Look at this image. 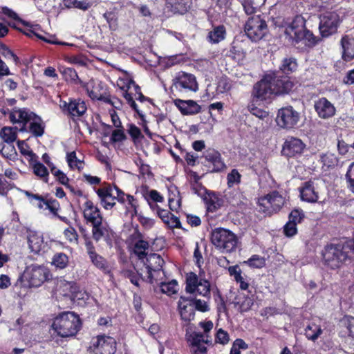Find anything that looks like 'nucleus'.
I'll list each match as a JSON object with an SVG mask.
<instances>
[{
  "instance_id": "1",
  "label": "nucleus",
  "mask_w": 354,
  "mask_h": 354,
  "mask_svg": "<svg viewBox=\"0 0 354 354\" xmlns=\"http://www.w3.org/2000/svg\"><path fill=\"white\" fill-rule=\"evenodd\" d=\"M274 80L272 75L267 74L254 86L252 93L253 102L265 100L270 98L272 95L288 93L292 89L293 83L288 78L280 82L282 84L281 86H279V82H274L275 84L272 86V84Z\"/></svg>"
},
{
  "instance_id": "2",
  "label": "nucleus",
  "mask_w": 354,
  "mask_h": 354,
  "mask_svg": "<svg viewBox=\"0 0 354 354\" xmlns=\"http://www.w3.org/2000/svg\"><path fill=\"white\" fill-rule=\"evenodd\" d=\"M326 266L331 269L339 268L346 260L354 257V241H345L326 246L322 253Z\"/></svg>"
},
{
  "instance_id": "3",
  "label": "nucleus",
  "mask_w": 354,
  "mask_h": 354,
  "mask_svg": "<svg viewBox=\"0 0 354 354\" xmlns=\"http://www.w3.org/2000/svg\"><path fill=\"white\" fill-rule=\"evenodd\" d=\"M284 34L286 38L292 45H297L301 42L306 46H311L316 43L313 33L306 29L305 19L301 16H296L285 27Z\"/></svg>"
},
{
  "instance_id": "4",
  "label": "nucleus",
  "mask_w": 354,
  "mask_h": 354,
  "mask_svg": "<svg viewBox=\"0 0 354 354\" xmlns=\"http://www.w3.org/2000/svg\"><path fill=\"white\" fill-rule=\"evenodd\" d=\"M52 328L62 337L75 336L80 329V319L73 312H64L57 316L52 324Z\"/></svg>"
},
{
  "instance_id": "5",
  "label": "nucleus",
  "mask_w": 354,
  "mask_h": 354,
  "mask_svg": "<svg viewBox=\"0 0 354 354\" xmlns=\"http://www.w3.org/2000/svg\"><path fill=\"white\" fill-rule=\"evenodd\" d=\"M211 242L223 252L234 251L237 245V237L231 231L225 228H216L211 233Z\"/></svg>"
},
{
  "instance_id": "6",
  "label": "nucleus",
  "mask_w": 354,
  "mask_h": 354,
  "mask_svg": "<svg viewBox=\"0 0 354 354\" xmlns=\"http://www.w3.org/2000/svg\"><path fill=\"white\" fill-rule=\"evenodd\" d=\"M1 12L7 15L8 17L12 18L14 19L18 20L19 22L22 23L26 26H28V28L26 30H24V32L28 37H32V35L36 36L37 38L53 44H59V45H66V46H73L72 44L66 43V42H61L57 41V39L55 37V36L49 35L44 31H43L41 27L36 25H29L28 23L22 21L21 19L18 18L17 15L12 11V10L5 7L1 8Z\"/></svg>"
},
{
  "instance_id": "7",
  "label": "nucleus",
  "mask_w": 354,
  "mask_h": 354,
  "mask_svg": "<svg viewBox=\"0 0 354 354\" xmlns=\"http://www.w3.org/2000/svg\"><path fill=\"white\" fill-rule=\"evenodd\" d=\"M210 282L201 274L197 275L194 272L187 274L185 287L187 292L209 298L210 297Z\"/></svg>"
},
{
  "instance_id": "8",
  "label": "nucleus",
  "mask_w": 354,
  "mask_h": 354,
  "mask_svg": "<svg viewBox=\"0 0 354 354\" xmlns=\"http://www.w3.org/2000/svg\"><path fill=\"white\" fill-rule=\"evenodd\" d=\"M245 32L253 41L261 40L268 32L266 21L260 15L250 17L245 24Z\"/></svg>"
},
{
  "instance_id": "9",
  "label": "nucleus",
  "mask_w": 354,
  "mask_h": 354,
  "mask_svg": "<svg viewBox=\"0 0 354 354\" xmlns=\"http://www.w3.org/2000/svg\"><path fill=\"white\" fill-rule=\"evenodd\" d=\"M283 204V197L277 191L261 196L257 200L259 210L266 214H271L279 210Z\"/></svg>"
},
{
  "instance_id": "10",
  "label": "nucleus",
  "mask_w": 354,
  "mask_h": 354,
  "mask_svg": "<svg viewBox=\"0 0 354 354\" xmlns=\"http://www.w3.org/2000/svg\"><path fill=\"white\" fill-rule=\"evenodd\" d=\"M49 274V270L45 266L33 264L26 268L23 277L29 286L39 287L48 279Z\"/></svg>"
},
{
  "instance_id": "11",
  "label": "nucleus",
  "mask_w": 354,
  "mask_h": 354,
  "mask_svg": "<svg viewBox=\"0 0 354 354\" xmlns=\"http://www.w3.org/2000/svg\"><path fill=\"white\" fill-rule=\"evenodd\" d=\"M118 86L123 91L122 95L129 104V106L140 115L142 116V113L138 109L137 104L133 100V91L138 89V85L130 78L128 75H125L123 77H120L117 82Z\"/></svg>"
},
{
  "instance_id": "12",
  "label": "nucleus",
  "mask_w": 354,
  "mask_h": 354,
  "mask_svg": "<svg viewBox=\"0 0 354 354\" xmlns=\"http://www.w3.org/2000/svg\"><path fill=\"white\" fill-rule=\"evenodd\" d=\"M172 86L180 92L196 91L198 89L196 77L185 72L178 73L173 79Z\"/></svg>"
},
{
  "instance_id": "13",
  "label": "nucleus",
  "mask_w": 354,
  "mask_h": 354,
  "mask_svg": "<svg viewBox=\"0 0 354 354\" xmlns=\"http://www.w3.org/2000/svg\"><path fill=\"white\" fill-rule=\"evenodd\" d=\"M319 28L322 37L335 33L339 24V17L335 12H326L320 15Z\"/></svg>"
},
{
  "instance_id": "14",
  "label": "nucleus",
  "mask_w": 354,
  "mask_h": 354,
  "mask_svg": "<svg viewBox=\"0 0 354 354\" xmlns=\"http://www.w3.org/2000/svg\"><path fill=\"white\" fill-rule=\"evenodd\" d=\"M299 118V113L291 106H288L279 109L276 122L281 128L292 129L297 124Z\"/></svg>"
},
{
  "instance_id": "15",
  "label": "nucleus",
  "mask_w": 354,
  "mask_h": 354,
  "mask_svg": "<svg viewBox=\"0 0 354 354\" xmlns=\"http://www.w3.org/2000/svg\"><path fill=\"white\" fill-rule=\"evenodd\" d=\"M91 347L95 354H113L116 351V341L110 336L97 335L93 338Z\"/></svg>"
},
{
  "instance_id": "16",
  "label": "nucleus",
  "mask_w": 354,
  "mask_h": 354,
  "mask_svg": "<svg viewBox=\"0 0 354 354\" xmlns=\"http://www.w3.org/2000/svg\"><path fill=\"white\" fill-rule=\"evenodd\" d=\"M148 273V279L151 283L158 281V277H160L162 268L164 264V260L159 254L153 253L146 257V261H144Z\"/></svg>"
},
{
  "instance_id": "17",
  "label": "nucleus",
  "mask_w": 354,
  "mask_h": 354,
  "mask_svg": "<svg viewBox=\"0 0 354 354\" xmlns=\"http://www.w3.org/2000/svg\"><path fill=\"white\" fill-rule=\"evenodd\" d=\"M19 191L24 193L29 198L30 203L39 209H48L54 216H57V211L59 209V204L56 200L45 201L41 196L31 194L28 191H23L18 189Z\"/></svg>"
},
{
  "instance_id": "18",
  "label": "nucleus",
  "mask_w": 354,
  "mask_h": 354,
  "mask_svg": "<svg viewBox=\"0 0 354 354\" xmlns=\"http://www.w3.org/2000/svg\"><path fill=\"white\" fill-rule=\"evenodd\" d=\"M35 113L26 108L14 109L9 113L10 120L20 125L21 131H27V124L34 117Z\"/></svg>"
},
{
  "instance_id": "19",
  "label": "nucleus",
  "mask_w": 354,
  "mask_h": 354,
  "mask_svg": "<svg viewBox=\"0 0 354 354\" xmlns=\"http://www.w3.org/2000/svg\"><path fill=\"white\" fill-rule=\"evenodd\" d=\"M102 206L106 210L111 209L115 205V186L108 185L95 190Z\"/></svg>"
},
{
  "instance_id": "20",
  "label": "nucleus",
  "mask_w": 354,
  "mask_h": 354,
  "mask_svg": "<svg viewBox=\"0 0 354 354\" xmlns=\"http://www.w3.org/2000/svg\"><path fill=\"white\" fill-rule=\"evenodd\" d=\"M305 147V144L301 139L288 137L283 145L282 153L287 157H294L301 154Z\"/></svg>"
},
{
  "instance_id": "21",
  "label": "nucleus",
  "mask_w": 354,
  "mask_h": 354,
  "mask_svg": "<svg viewBox=\"0 0 354 354\" xmlns=\"http://www.w3.org/2000/svg\"><path fill=\"white\" fill-rule=\"evenodd\" d=\"M300 197L304 201L308 203H316L319 199V191L317 185L314 181L305 182L299 187Z\"/></svg>"
},
{
  "instance_id": "22",
  "label": "nucleus",
  "mask_w": 354,
  "mask_h": 354,
  "mask_svg": "<svg viewBox=\"0 0 354 354\" xmlns=\"http://www.w3.org/2000/svg\"><path fill=\"white\" fill-rule=\"evenodd\" d=\"M83 216L86 223L91 225L103 218L100 209L91 200H86L83 204Z\"/></svg>"
},
{
  "instance_id": "23",
  "label": "nucleus",
  "mask_w": 354,
  "mask_h": 354,
  "mask_svg": "<svg viewBox=\"0 0 354 354\" xmlns=\"http://www.w3.org/2000/svg\"><path fill=\"white\" fill-rule=\"evenodd\" d=\"M178 310L181 319L189 322L194 319L195 311L193 299L180 297L178 301Z\"/></svg>"
},
{
  "instance_id": "24",
  "label": "nucleus",
  "mask_w": 354,
  "mask_h": 354,
  "mask_svg": "<svg viewBox=\"0 0 354 354\" xmlns=\"http://www.w3.org/2000/svg\"><path fill=\"white\" fill-rule=\"evenodd\" d=\"M92 226L93 238L98 241L103 239L106 241L111 239L113 236V230L110 228L109 224L103 218Z\"/></svg>"
},
{
  "instance_id": "25",
  "label": "nucleus",
  "mask_w": 354,
  "mask_h": 354,
  "mask_svg": "<svg viewBox=\"0 0 354 354\" xmlns=\"http://www.w3.org/2000/svg\"><path fill=\"white\" fill-rule=\"evenodd\" d=\"M314 106L317 115L322 119L332 118L336 112L334 105L325 97H322L316 101Z\"/></svg>"
},
{
  "instance_id": "26",
  "label": "nucleus",
  "mask_w": 354,
  "mask_h": 354,
  "mask_svg": "<svg viewBox=\"0 0 354 354\" xmlns=\"http://www.w3.org/2000/svg\"><path fill=\"white\" fill-rule=\"evenodd\" d=\"M150 207L156 210L158 216L161 220L171 228H179L180 227V222L179 218L168 212L167 210L160 209L156 204L149 201Z\"/></svg>"
},
{
  "instance_id": "27",
  "label": "nucleus",
  "mask_w": 354,
  "mask_h": 354,
  "mask_svg": "<svg viewBox=\"0 0 354 354\" xmlns=\"http://www.w3.org/2000/svg\"><path fill=\"white\" fill-rule=\"evenodd\" d=\"M29 249L34 254H39L46 248L42 234L36 231L29 230L27 234Z\"/></svg>"
},
{
  "instance_id": "28",
  "label": "nucleus",
  "mask_w": 354,
  "mask_h": 354,
  "mask_svg": "<svg viewBox=\"0 0 354 354\" xmlns=\"http://www.w3.org/2000/svg\"><path fill=\"white\" fill-rule=\"evenodd\" d=\"M204 158L209 163V167H212V171L218 172L225 167L220 153L213 149L206 150L204 153Z\"/></svg>"
},
{
  "instance_id": "29",
  "label": "nucleus",
  "mask_w": 354,
  "mask_h": 354,
  "mask_svg": "<svg viewBox=\"0 0 354 354\" xmlns=\"http://www.w3.org/2000/svg\"><path fill=\"white\" fill-rule=\"evenodd\" d=\"M174 103L183 115H194L201 111V106L196 102L192 100H183L177 99L174 100Z\"/></svg>"
},
{
  "instance_id": "30",
  "label": "nucleus",
  "mask_w": 354,
  "mask_h": 354,
  "mask_svg": "<svg viewBox=\"0 0 354 354\" xmlns=\"http://www.w3.org/2000/svg\"><path fill=\"white\" fill-rule=\"evenodd\" d=\"M62 107L66 108L72 116L77 117L82 115L87 109L85 102L80 99L71 100L69 103L64 102Z\"/></svg>"
},
{
  "instance_id": "31",
  "label": "nucleus",
  "mask_w": 354,
  "mask_h": 354,
  "mask_svg": "<svg viewBox=\"0 0 354 354\" xmlns=\"http://www.w3.org/2000/svg\"><path fill=\"white\" fill-rule=\"evenodd\" d=\"M342 49V58L346 62L351 61L354 58V38L344 35L341 39Z\"/></svg>"
},
{
  "instance_id": "32",
  "label": "nucleus",
  "mask_w": 354,
  "mask_h": 354,
  "mask_svg": "<svg viewBox=\"0 0 354 354\" xmlns=\"http://www.w3.org/2000/svg\"><path fill=\"white\" fill-rule=\"evenodd\" d=\"M75 290H77V285L64 279H60L57 284L56 292L59 295L71 298Z\"/></svg>"
},
{
  "instance_id": "33",
  "label": "nucleus",
  "mask_w": 354,
  "mask_h": 354,
  "mask_svg": "<svg viewBox=\"0 0 354 354\" xmlns=\"http://www.w3.org/2000/svg\"><path fill=\"white\" fill-rule=\"evenodd\" d=\"M254 303V299L244 293H239L234 299V304L241 312H246L250 309Z\"/></svg>"
},
{
  "instance_id": "34",
  "label": "nucleus",
  "mask_w": 354,
  "mask_h": 354,
  "mask_svg": "<svg viewBox=\"0 0 354 354\" xmlns=\"http://www.w3.org/2000/svg\"><path fill=\"white\" fill-rule=\"evenodd\" d=\"M44 127L41 118L35 113L34 117L29 121V127L26 131L30 132L36 137H39L44 134Z\"/></svg>"
},
{
  "instance_id": "35",
  "label": "nucleus",
  "mask_w": 354,
  "mask_h": 354,
  "mask_svg": "<svg viewBox=\"0 0 354 354\" xmlns=\"http://www.w3.org/2000/svg\"><path fill=\"white\" fill-rule=\"evenodd\" d=\"M167 4L174 13L183 15L190 8L191 2L189 0H167Z\"/></svg>"
},
{
  "instance_id": "36",
  "label": "nucleus",
  "mask_w": 354,
  "mask_h": 354,
  "mask_svg": "<svg viewBox=\"0 0 354 354\" xmlns=\"http://www.w3.org/2000/svg\"><path fill=\"white\" fill-rule=\"evenodd\" d=\"M225 28L223 26H218L213 28L208 34V41L212 44H217L225 39Z\"/></svg>"
},
{
  "instance_id": "37",
  "label": "nucleus",
  "mask_w": 354,
  "mask_h": 354,
  "mask_svg": "<svg viewBox=\"0 0 354 354\" xmlns=\"http://www.w3.org/2000/svg\"><path fill=\"white\" fill-rule=\"evenodd\" d=\"M37 158L34 159L33 161H30V165H32L33 173L41 178L45 183H48V171L47 168L41 162H37Z\"/></svg>"
},
{
  "instance_id": "38",
  "label": "nucleus",
  "mask_w": 354,
  "mask_h": 354,
  "mask_svg": "<svg viewBox=\"0 0 354 354\" xmlns=\"http://www.w3.org/2000/svg\"><path fill=\"white\" fill-rule=\"evenodd\" d=\"M187 340L190 342L192 348L198 346H205L204 344H207L209 342L207 335H205L197 332H194L189 335Z\"/></svg>"
},
{
  "instance_id": "39",
  "label": "nucleus",
  "mask_w": 354,
  "mask_h": 354,
  "mask_svg": "<svg viewBox=\"0 0 354 354\" xmlns=\"http://www.w3.org/2000/svg\"><path fill=\"white\" fill-rule=\"evenodd\" d=\"M63 3L68 8H74L84 11L92 6V3L89 0H63Z\"/></svg>"
},
{
  "instance_id": "40",
  "label": "nucleus",
  "mask_w": 354,
  "mask_h": 354,
  "mask_svg": "<svg viewBox=\"0 0 354 354\" xmlns=\"http://www.w3.org/2000/svg\"><path fill=\"white\" fill-rule=\"evenodd\" d=\"M323 330L321 326L315 323H310L305 329L306 337L312 341H315L322 335Z\"/></svg>"
},
{
  "instance_id": "41",
  "label": "nucleus",
  "mask_w": 354,
  "mask_h": 354,
  "mask_svg": "<svg viewBox=\"0 0 354 354\" xmlns=\"http://www.w3.org/2000/svg\"><path fill=\"white\" fill-rule=\"evenodd\" d=\"M340 324L346 328V333L348 334L351 343L354 345V317L345 316L341 319Z\"/></svg>"
},
{
  "instance_id": "42",
  "label": "nucleus",
  "mask_w": 354,
  "mask_h": 354,
  "mask_svg": "<svg viewBox=\"0 0 354 354\" xmlns=\"http://www.w3.org/2000/svg\"><path fill=\"white\" fill-rule=\"evenodd\" d=\"M149 247V245L147 241L139 239L134 243L133 252L140 259H144L147 255V251Z\"/></svg>"
},
{
  "instance_id": "43",
  "label": "nucleus",
  "mask_w": 354,
  "mask_h": 354,
  "mask_svg": "<svg viewBox=\"0 0 354 354\" xmlns=\"http://www.w3.org/2000/svg\"><path fill=\"white\" fill-rule=\"evenodd\" d=\"M0 137L7 145H12L17 139L16 130L12 127H3L0 131Z\"/></svg>"
},
{
  "instance_id": "44",
  "label": "nucleus",
  "mask_w": 354,
  "mask_h": 354,
  "mask_svg": "<svg viewBox=\"0 0 354 354\" xmlns=\"http://www.w3.org/2000/svg\"><path fill=\"white\" fill-rule=\"evenodd\" d=\"M66 161L68 167L71 169H77L79 171L83 169L84 162L77 157L75 151H72L66 154Z\"/></svg>"
},
{
  "instance_id": "45",
  "label": "nucleus",
  "mask_w": 354,
  "mask_h": 354,
  "mask_svg": "<svg viewBox=\"0 0 354 354\" xmlns=\"http://www.w3.org/2000/svg\"><path fill=\"white\" fill-rule=\"evenodd\" d=\"M68 261V257L66 254L58 252L54 254L52 265L57 269L62 270L66 268Z\"/></svg>"
},
{
  "instance_id": "46",
  "label": "nucleus",
  "mask_w": 354,
  "mask_h": 354,
  "mask_svg": "<svg viewBox=\"0 0 354 354\" xmlns=\"http://www.w3.org/2000/svg\"><path fill=\"white\" fill-rule=\"evenodd\" d=\"M87 94L92 100H104V97L102 96L99 88L100 85H95L93 82H88L84 86Z\"/></svg>"
},
{
  "instance_id": "47",
  "label": "nucleus",
  "mask_w": 354,
  "mask_h": 354,
  "mask_svg": "<svg viewBox=\"0 0 354 354\" xmlns=\"http://www.w3.org/2000/svg\"><path fill=\"white\" fill-rule=\"evenodd\" d=\"M160 288L162 293L172 295L178 291V283L176 280H171L169 282H160Z\"/></svg>"
},
{
  "instance_id": "48",
  "label": "nucleus",
  "mask_w": 354,
  "mask_h": 354,
  "mask_svg": "<svg viewBox=\"0 0 354 354\" xmlns=\"http://www.w3.org/2000/svg\"><path fill=\"white\" fill-rule=\"evenodd\" d=\"M241 174L236 169H232L227 175V185L228 187H234L241 183Z\"/></svg>"
},
{
  "instance_id": "49",
  "label": "nucleus",
  "mask_w": 354,
  "mask_h": 354,
  "mask_svg": "<svg viewBox=\"0 0 354 354\" xmlns=\"http://www.w3.org/2000/svg\"><path fill=\"white\" fill-rule=\"evenodd\" d=\"M297 63L293 58H285L280 66V70L285 74H289L297 69Z\"/></svg>"
},
{
  "instance_id": "50",
  "label": "nucleus",
  "mask_w": 354,
  "mask_h": 354,
  "mask_svg": "<svg viewBox=\"0 0 354 354\" xmlns=\"http://www.w3.org/2000/svg\"><path fill=\"white\" fill-rule=\"evenodd\" d=\"M321 162L324 167L328 169L336 166L338 163V159L335 154L326 153L321 156Z\"/></svg>"
},
{
  "instance_id": "51",
  "label": "nucleus",
  "mask_w": 354,
  "mask_h": 354,
  "mask_svg": "<svg viewBox=\"0 0 354 354\" xmlns=\"http://www.w3.org/2000/svg\"><path fill=\"white\" fill-rule=\"evenodd\" d=\"M232 88V82L226 76L221 77L217 82L216 92L224 93L229 91Z\"/></svg>"
},
{
  "instance_id": "52",
  "label": "nucleus",
  "mask_w": 354,
  "mask_h": 354,
  "mask_svg": "<svg viewBox=\"0 0 354 354\" xmlns=\"http://www.w3.org/2000/svg\"><path fill=\"white\" fill-rule=\"evenodd\" d=\"M88 298L89 296L88 293L83 290H80V288L77 287V290H75L71 299L74 302H77L78 304H82L86 303Z\"/></svg>"
},
{
  "instance_id": "53",
  "label": "nucleus",
  "mask_w": 354,
  "mask_h": 354,
  "mask_svg": "<svg viewBox=\"0 0 354 354\" xmlns=\"http://www.w3.org/2000/svg\"><path fill=\"white\" fill-rule=\"evenodd\" d=\"M1 153L2 155L10 160H14L16 159L17 156V151H16V149L14 147L13 145H4L2 149H1Z\"/></svg>"
},
{
  "instance_id": "54",
  "label": "nucleus",
  "mask_w": 354,
  "mask_h": 354,
  "mask_svg": "<svg viewBox=\"0 0 354 354\" xmlns=\"http://www.w3.org/2000/svg\"><path fill=\"white\" fill-rule=\"evenodd\" d=\"M18 147L21 151V153L27 156L29 158V161H33L34 159L37 158V156L31 150H30L27 144L25 141H18Z\"/></svg>"
},
{
  "instance_id": "55",
  "label": "nucleus",
  "mask_w": 354,
  "mask_h": 354,
  "mask_svg": "<svg viewBox=\"0 0 354 354\" xmlns=\"http://www.w3.org/2000/svg\"><path fill=\"white\" fill-rule=\"evenodd\" d=\"M346 180L348 189L354 194V162L351 163L347 169Z\"/></svg>"
},
{
  "instance_id": "56",
  "label": "nucleus",
  "mask_w": 354,
  "mask_h": 354,
  "mask_svg": "<svg viewBox=\"0 0 354 354\" xmlns=\"http://www.w3.org/2000/svg\"><path fill=\"white\" fill-rule=\"evenodd\" d=\"M245 263L252 268H261L265 266V259L258 255H253Z\"/></svg>"
},
{
  "instance_id": "57",
  "label": "nucleus",
  "mask_w": 354,
  "mask_h": 354,
  "mask_svg": "<svg viewBox=\"0 0 354 354\" xmlns=\"http://www.w3.org/2000/svg\"><path fill=\"white\" fill-rule=\"evenodd\" d=\"M92 263L99 269L106 270L108 268L106 260L100 255L95 254L89 257Z\"/></svg>"
},
{
  "instance_id": "58",
  "label": "nucleus",
  "mask_w": 354,
  "mask_h": 354,
  "mask_svg": "<svg viewBox=\"0 0 354 354\" xmlns=\"http://www.w3.org/2000/svg\"><path fill=\"white\" fill-rule=\"evenodd\" d=\"M255 1L256 0H239L247 15H252L256 12L257 6H255Z\"/></svg>"
},
{
  "instance_id": "59",
  "label": "nucleus",
  "mask_w": 354,
  "mask_h": 354,
  "mask_svg": "<svg viewBox=\"0 0 354 354\" xmlns=\"http://www.w3.org/2000/svg\"><path fill=\"white\" fill-rule=\"evenodd\" d=\"M207 206L209 212H215L221 205V201L216 196H209L207 199Z\"/></svg>"
},
{
  "instance_id": "60",
  "label": "nucleus",
  "mask_w": 354,
  "mask_h": 354,
  "mask_svg": "<svg viewBox=\"0 0 354 354\" xmlns=\"http://www.w3.org/2000/svg\"><path fill=\"white\" fill-rule=\"evenodd\" d=\"M248 348L247 344L241 339H236L231 348L230 354H241L240 349Z\"/></svg>"
},
{
  "instance_id": "61",
  "label": "nucleus",
  "mask_w": 354,
  "mask_h": 354,
  "mask_svg": "<svg viewBox=\"0 0 354 354\" xmlns=\"http://www.w3.org/2000/svg\"><path fill=\"white\" fill-rule=\"evenodd\" d=\"M50 169L52 174L57 178V180L61 184L64 186H68L69 179L64 172L56 169L55 167H52Z\"/></svg>"
},
{
  "instance_id": "62",
  "label": "nucleus",
  "mask_w": 354,
  "mask_h": 354,
  "mask_svg": "<svg viewBox=\"0 0 354 354\" xmlns=\"http://www.w3.org/2000/svg\"><path fill=\"white\" fill-rule=\"evenodd\" d=\"M0 53L7 59H12L15 64L19 62V58L14 53L6 46L0 48Z\"/></svg>"
},
{
  "instance_id": "63",
  "label": "nucleus",
  "mask_w": 354,
  "mask_h": 354,
  "mask_svg": "<svg viewBox=\"0 0 354 354\" xmlns=\"http://www.w3.org/2000/svg\"><path fill=\"white\" fill-rule=\"evenodd\" d=\"M62 74L66 81L75 82L78 80L77 72L71 68H66L63 70Z\"/></svg>"
},
{
  "instance_id": "64",
  "label": "nucleus",
  "mask_w": 354,
  "mask_h": 354,
  "mask_svg": "<svg viewBox=\"0 0 354 354\" xmlns=\"http://www.w3.org/2000/svg\"><path fill=\"white\" fill-rule=\"evenodd\" d=\"M64 234L65 238L71 243L77 242L78 235L76 230L73 227H69L65 229L64 231Z\"/></svg>"
}]
</instances>
